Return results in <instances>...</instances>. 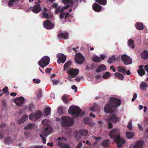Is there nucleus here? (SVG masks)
Masks as SVG:
<instances>
[{
    "instance_id": "20",
    "label": "nucleus",
    "mask_w": 148,
    "mask_h": 148,
    "mask_svg": "<svg viewBox=\"0 0 148 148\" xmlns=\"http://www.w3.org/2000/svg\"><path fill=\"white\" fill-rule=\"evenodd\" d=\"M106 69V66L104 64H101L99 65L96 70L97 72H100L101 71L105 70Z\"/></svg>"
},
{
    "instance_id": "60",
    "label": "nucleus",
    "mask_w": 148,
    "mask_h": 148,
    "mask_svg": "<svg viewBox=\"0 0 148 148\" xmlns=\"http://www.w3.org/2000/svg\"><path fill=\"white\" fill-rule=\"evenodd\" d=\"M110 69L112 70L113 72H115L116 70L113 66H111L110 67Z\"/></svg>"
},
{
    "instance_id": "56",
    "label": "nucleus",
    "mask_w": 148,
    "mask_h": 148,
    "mask_svg": "<svg viewBox=\"0 0 148 148\" xmlns=\"http://www.w3.org/2000/svg\"><path fill=\"white\" fill-rule=\"evenodd\" d=\"M53 83V84L55 85L58 84L59 82L58 80L56 79L51 80Z\"/></svg>"
},
{
    "instance_id": "23",
    "label": "nucleus",
    "mask_w": 148,
    "mask_h": 148,
    "mask_svg": "<svg viewBox=\"0 0 148 148\" xmlns=\"http://www.w3.org/2000/svg\"><path fill=\"white\" fill-rule=\"evenodd\" d=\"M69 15V14L68 12H62L61 13L60 15V19H62L64 17V19H66Z\"/></svg>"
},
{
    "instance_id": "59",
    "label": "nucleus",
    "mask_w": 148,
    "mask_h": 148,
    "mask_svg": "<svg viewBox=\"0 0 148 148\" xmlns=\"http://www.w3.org/2000/svg\"><path fill=\"white\" fill-rule=\"evenodd\" d=\"M71 88L73 90L74 89L75 92L77 91V88L74 85L72 86H71Z\"/></svg>"
},
{
    "instance_id": "3",
    "label": "nucleus",
    "mask_w": 148,
    "mask_h": 148,
    "mask_svg": "<svg viewBox=\"0 0 148 148\" xmlns=\"http://www.w3.org/2000/svg\"><path fill=\"white\" fill-rule=\"evenodd\" d=\"M68 112L69 114L73 115L76 118L82 116L84 114V112L79 107L77 106H70Z\"/></svg>"
},
{
    "instance_id": "49",
    "label": "nucleus",
    "mask_w": 148,
    "mask_h": 148,
    "mask_svg": "<svg viewBox=\"0 0 148 148\" xmlns=\"http://www.w3.org/2000/svg\"><path fill=\"white\" fill-rule=\"evenodd\" d=\"M42 16L44 18H49V14L45 12H43L42 13Z\"/></svg>"
},
{
    "instance_id": "26",
    "label": "nucleus",
    "mask_w": 148,
    "mask_h": 148,
    "mask_svg": "<svg viewBox=\"0 0 148 148\" xmlns=\"http://www.w3.org/2000/svg\"><path fill=\"white\" fill-rule=\"evenodd\" d=\"M135 26L136 28L138 30H143L144 28L143 25L142 23H137Z\"/></svg>"
},
{
    "instance_id": "12",
    "label": "nucleus",
    "mask_w": 148,
    "mask_h": 148,
    "mask_svg": "<svg viewBox=\"0 0 148 148\" xmlns=\"http://www.w3.org/2000/svg\"><path fill=\"white\" fill-rule=\"evenodd\" d=\"M69 36V33L66 32L58 34L57 35L58 38L60 40L61 39H67Z\"/></svg>"
},
{
    "instance_id": "48",
    "label": "nucleus",
    "mask_w": 148,
    "mask_h": 148,
    "mask_svg": "<svg viewBox=\"0 0 148 148\" xmlns=\"http://www.w3.org/2000/svg\"><path fill=\"white\" fill-rule=\"evenodd\" d=\"M17 0H10L8 2V5L9 7H12L13 6V3Z\"/></svg>"
},
{
    "instance_id": "5",
    "label": "nucleus",
    "mask_w": 148,
    "mask_h": 148,
    "mask_svg": "<svg viewBox=\"0 0 148 148\" xmlns=\"http://www.w3.org/2000/svg\"><path fill=\"white\" fill-rule=\"evenodd\" d=\"M112 113L110 115L107 119V122H111L114 123H115L119 121V118L117 115L114 113Z\"/></svg>"
},
{
    "instance_id": "14",
    "label": "nucleus",
    "mask_w": 148,
    "mask_h": 148,
    "mask_svg": "<svg viewBox=\"0 0 148 148\" xmlns=\"http://www.w3.org/2000/svg\"><path fill=\"white\" fill-rule=\"evenodd\" d=\"M24 101V98L22 97H20L15 99L14 102L18 106H20L22 105Z\"/></svg>"
},
{
    "instance_id": "15",
    "label": "nucleus",
    "mask_w": 148,
    "mask_h": 148,
    "mask_svg": "<svg viewBox=\"0 0 148 148\" xmlns=\"http://www.w3.org/2000/svg\"><path fill=\"white\" fill-rule=\"evenodd\" d=\"M56 57L60 60L61 62L64 63L66 60V56L62 53H58Z\"/></svg>"
},
{
    "instance_id": "30",
    "label": "nucleus",
    "mask_w": 148,
    "mask_h": 148,
    "mask_svg": "<svg viewBox=\"0 0 148 148\" xmlns=\"http://www.w3.org/2000/svg\"><path fill=\"white\" fill-rule=\"evenodd\" d=\"M115 76L118 77V79L120 80H123L124 79L123 75L121 73L119 72H116L114 74Z\"/></svg>"
},
{
    "instance_id": "61",
    "label": "nucleus",
    "mask_w": 148,
    "mask_h": 148,
    "mask_svg": "<svg viewBox=\"0 0 148 148\" xmlns=\"http://www.w3.org/2000/svg\"><path fill=\"white\" fill-rule=\"evenodd\" d=\"M58 5V4L56 3H54L52 5V7L53 8H56Z\"/></svg>"
},
{
    "instance_id": "35",
    "label": "nucleus",
    "mask_w": 148,
    "mask_h": 148,
    "mask_svg": "<svg viewBox=\"0 0 148 148\" xmlns=\"http://www.w3.org/2000/svg\"><path fill=\"white\" fill-rule=\"evenodd\" d=\"M148 86L147 84L145 82H142L140 85V88L143 90H145Z\"/></svg>"
},
{
    "instance_id": "4",
    "label": "nucleus",
    "mask_w": 148,
    "mask_h": 148,
    "mask_svg": "<svg viewBox=\"0 0 148 148\" xmlns=\"http://www.w3.org/2000/svg\"><path fill=\"white\" fill-rule=\"evenodd\" d=\"M61 124L64 127L71 126L73 125L74 120L70 117L64 116L61 118Z\"/></svg>"
},
{
    "instance_id": "64",
    "label": "nucleus",
    "mask_w": 148,
    "mask_h": 148,
    "mask_svg": "<svg viewBox=\"0 0 148 148\" xmlns=\"http://www.w3.org/2000/svg\"><path fill=\"white\" fill-rule=\"evenodd\" d=\"M144 68L145 71L148 73V65H145Z\"/></svg>"
},
{
    "instance_id": "54",
    "label": "nucleus",
    "mask_w": 148,
    "mask_h": 148,
    "mask_svg": "<svg viewBox=\"0 0 148 148\" xmlns=\"http://www.w3.org/2000/svg\"><path fill=\"white\" fill-rule=\"evenodd\" d=\"M108 122V128L109 129H110L111 128H112L113 127V125H112V122Z\"/></svg>"
},
{
    "instance_id": "42",
    "label": "nucleus",
    "mask_w": 148,
    "mask_h": 148,
    "mask_svg": "<svg viewBox=\"0 0 148 148\" xmlns=\"http://www.w3.org/2000/svg\"><path fill=\"white\" fill-rule=\"evenodd\" d=\"M42 58H44L43 60L44 62H46V63H49H49L50 58L49 57L47 56H45Z\"/></svg>"
},
{
    "instance_id": "10",
    "label": "nucleus",
    "mask_w": 148,
    "mask_h": 148,
    "mask_svg": "<svg viewBox=\"0 0 148 148\" xmlns=\"http://www.w3.org/2000/svg\"><path fill=\"white\" fill-rule=\"evenodd\" d=\"M63 140H66V139L64 137H58L57 140V144L61 148H69V146L61 142Z\"/></svg>"
},
{
    "instance_id": "55",
    "label": "nucleus",
    "mask_w": 148,
    "mask_h": 148,
    "mask_svg": "<svg viewBox=\"0 0 148 148\" xmlns=\"http://www.w3.org/2000/svg\"><path fill=\"white\" fill-rule=\"evenodd\" d=\"M137 97V94L136 93H134L133 95V97L132 99V101H134Z\"/></svg>"
},
{
    "instance_id": "6",
    "label": "nucleus",
    "mask_w": 148,
    "mask_h": 148,
    "mask_svg": "<svg viewBox=\"0 0 148 148\" xmlns=\"http://www.w3.org/2000/svg\"><path fill=\"white\" fill-rule=\"evenodd\" d=\"M79 70L77 69H73L70 68L67 71V73L70 76H71V78H74L76 77L78 74Z\"/></svg>"
},
{
    "instance_id": "40",
    "label": "nucleus",
    "mask_w": 148,
    "mask_h": 148,
    "mask_svg": "<svg viewBox=\"0 0 148 148\" xmlns=\"http://www.w3.org/2000/svg\"><path fill=\"white\" fill-rule=\"evenodd\" d=\"M62 2L64 4H66L69 3L71 4H74L73 1L72 0H62Z\"/></svg>"
},
{
    "instance_id": "62",
    "label": "nucleus",
    "mask_w": 148,
    "mask_h": 148,
    "mask_svg": "<svg viewBox=\"0 0 148 148\" xmlns=\"http://www.w3.org/2000/svg\"><path fill=\"white\" fill-rule=\"evenodd\" d=\"M17 95V93L16 92H11L10 94V95L12 97H15Z\"/></svg>"
},
{
    "instance_id": "24",
    "label": "nucleus",
    "mask_w": 148,
    "mask_h": 148,
    "mask_svg": "<svg viewBox=\"0 0 148 148\" xmlns=\"http://www.w3.org/2000/svg\"><path fill=\"white\" fill-rule=\"evenodd\" d=\"M72 62L71 60H69L67 61L64 66V70H66L70 68Z\"/></svg>"
},
{
    "instance_id": "31",
    "label": "nucleus",
    "mask_w": 148,
    "mask_h": 148,
    "mask_svg": "<svg viewBox=\"0 0 148 148\" xmlns=\"http://www.w3.org/2000/svg\"><path fill=\"white\" fill-rule=\"evenodd\" d=\"M79 133L80 135V136H86L88 133V131L85 129H81L79 130Z\"/></svg>"
},
{
    "instance_id": "16",
    "label": "nucleus",
    "mask_w": 148,
    "mask_h": 148,
    "mask_svg": "<svg viewBox=\"0 0 148 148\" xmlns=\"http://www.w3.org/2000/svg\"><path fill=\"white\" fill-rule=\"evenodd\" d=\"M93 10L95 12H98L101 11L102 8L97 3H94L92 5Z\"/></svg>"
},
{
    "instance_id": "36",
    "label": "nucleus",
    "mask_w": 148,
    "mask_h": 148,
    "mask_svg": "<svg viewBox=\"0 0 148 148\" xmlns=\"http://www.w3.org/2000/svg\"><path fill=\"white\" fill-rule=\"evenodd\" d=\"M77 3H74V4H71L70 5H66L65 6H64V9H68L69 7L71 6V7H73L74 6V9H76V8L77 7Z\"/></svg>"
},
{
    "instance_id": "9",
    "label": "nucleus",
    "mask_w": 148,
    "mask_h": 148,
    "mask_svg": "<svg viewBox=\"0 0 148 148\" xmlns=\"http://www.w3.org/2000/svg\"><path fill=\"white\" fill-rule=\"evenodd\" d=\"M121 58L124 64L126 65L130 64L132 63V61L130 58L127 56L125 54H123L121 56Z\"/></svg>"
},
{
    "instance_id": "58",
    "label": "nucleus",
    "mask_w": 148,
    "mask_h": 148,
    "mask_svg": "<svg viewBox=\"0 0 148 148\" xmlns=\"http://www.w3.org/2000/svg\"><path fill=\"white\" fill-rule=\"evenodd\" d=\"M51 69L50 68H46L45 72L46 73H48L51 72Z\"/></svg>"
},
{
    "instance_id": "22",
    "label": "nucleus",
    "mask_w": 148,
    "mask_h": 148,
    "mask_svg": "<svg viewBox=\"0 0 148 148\" xmlns=\"http://www.w3.org/2000/svg\"><path fill=\"white\" fill-rule=\"evenodd\" d=\"M143 143V141H139L135 144L133 148H142Z\"/></svg>"
},
{
    "instance_id": "51",
    "label": "nucleus",
    "mask_w": 148,
    "mask_h": 148,
    "mask_svg": "<svg viewBox=\"0 0 148 148\" xmlns=\"http://www.w3.org/2000/svg\"><path fill=\"white\" fill-rule=\"evenodd\" d=\"M127 128L130 130H131L132 129V123L130 121L127 125Z\"/></svg>"
},
{
    "instance_id": "1",
    "label": "nucleus",
    "mask_w": 148,
    "mask_h": 148,
    "mask_svg": "<svg viewBox=\"0 0 148 148\" xmlns=\"http://www.w3.org/2000/svg\"><path fill=\"white\" fill-rule=\"evenodd\" d=\"M121 100L118 98L111 97L109 99V103L105 106L104 110L107 113H117L118 107L121 104Z\"/></svg>"
},
{
    "instance_id": "43",
    "label": "nucleus",
    "mask_w": 148,
    "mask_h": 148,
    "mask_svg": "<svg viewBox=\"0 0 148 148\" xmlns=\"http://www.w3.org/2000/svg\"><path fill=\"white\" fill-rule=\"evenodd\" d=\"M62 99L65 103L67 104L69 102L68 98L65 95L62 97Z\"/></svg>"
},
{
    "instance_id": "45",
    "label": "nucleus",
    "mask_w": 148,
    "mask_h": 148,
    "mask_svg": "<svg viewBox=\"0 0 148 148\" xmlns=\"http://www.w3.org/2000/svg\"><path fill=\"white\" fill-rule=\"evenodd\" d=\"M11 142V140L9 138H5L4 140V143L6 144H8Z\"/></svg>"
},
{
    "instance_id": "41",
    "label": "nucleus",
    "mask_w": 148,
    "mask_h": 148,
    "mask_svg": "<svg viewBox=\"0 0 148 148\" xmlns=\"http://www.w3.org/2000/svg\"><path fill=\"white\" fill-rule=\"evenodd\" d=\"M48 136V135L46 134H44L43 135L42 134H40V136L41 137V139H42L43 141V143H46V139L44 137V136H45V137H47Z\"/></svg>"
},
{
    "instance_id": "57",
    "label": "nucleus",
    "mask_w": 148,
    "mask_h": 148,
    "mask_svg": "<svg viewBox=\"0 0 148 148\" xmlns=\"http://www.w3.org/2000/svg\"><path fill=\"white\" fill-rule=\"evenodd\" d=\"M82 146V143H79L75 148H81Z\"/></svg>"
},
{
    "instance_id": "13",
    "label": "nucleus",
    "mask_w": 148,
    "mask_h": 148,
    "mask_svg": "<svg viewBox=\"0 0 148 148\" xmlns=\"http://www.w3.org/2000/svg\"><path fill=\"white\" fill-rule=\"evenodd\" d=\"M30 8H31V10L33 12L36 14L39 12L41 10L39 4L35 5L32 7H30Z\"/></svg>"
},
{
    "instance_id": "44",
    "label": "nucleus",
    "mask_w": 148,
    "mask_h": 148,
    "mask_svg": "<svg viewBox=\"0 0 148 148\" xmlns=\"http://www.w3.org/2000/svg\"><path fill=\"white\" fill-rule=\"evenodd\" d=\"M58 112L59 114H62L63 113V108L62 107H60L58 108Z\"/></svg>"
},
{
    "instance_id": "17",
    "label": "nucleus",
    "mask_w": 148,
    "mask_h": 148,
    "mask_svg": "<svg viewBox=\"0 0 148 148\" xmlns=\"http://www.w3.org/2000/svg\"><path fill=\"white\" fill-rule=\"evenodd\" d=\"M143 66L142 65H140L139 66V69L137 70V72L139 75L141 76H143L145 74V71L144 69L143 68Z\"/></svg>"
},
{
    "instance_id": "18",
    "label": "nucleus",
    "mask_w": 148,
    "mask_h": 148,
    "mask_svg": "<svg viewBox=\"0 0 148 148\" xmlns=\"http://www.w3.org/2000/svg\"><path fill=\"white\" fill-rule=\"evenodd\" d=\"M43 59L44 58H42L38 62V65L43 68L49 64V63H46L44 62Z\"/></svg>"
},
{
    "instance_id": "39",
    "label": "nucleus",
    "mask_w": 148,
    "mask_h": 148,
    "mask_svg": "<svg viewBox=\"0 0 148 148\" xmlns=\"http://www.w3.org/2000/svg\"><path fill=\"white\" fill-rule=\"evenodd\" d=\"M92 60L93 61L95 62H99L101 61L100 58L97 56H96L94 57H93L92 58Z\"/></svg>"
},
{
    "instance_id": "53",
    "label": "nucleus",
    "mask_w": 148,
    "mask_h": 148,
    "mask_svg": "<svg viewBox=\"0 0 148 148\" xmlns=\"http://www.w3.org/2000/svg\"><path fill=\"white\" fill-rule=\"evenodd\" d=\"M2 91L3 93H5L8 91V87L7 86L3 88Z\"/></svg>"
},
{
    "instance_id": "2",
    "label": "nucleus",
    "mask_w": 148,
    "mask_h": 148,
    "mask_svg": "<svg viewBox=\"0 0 148 148\" xmlns=\"http://www.w3.org/2000/svg\"><path fill=\"white\" fill-rule=\"evenodd\" d=\"M109 135L111 138H113L114 142L117 143L118 147H121L125 142V140L120 136L119 131L118 129L112 130L109 133Z\"/></svg>"
},
{
    "instance_id": "32",
    "label": "nucleus",
    "mask_w": 148,
    "mask_h": 148,
    "mask_svg": "<svg viewBox=\"0 0 148 148\" xmlns=\"http://www.w3.org/2000/svg\"><path fill=\"white\" fill-rule=\"evenodd\" d=\"M44 130L45 133L48 134H50L52 131V129L49 126L47 125L44 128Z\"/></svg>"
},
{
    "instance_id": "47",
    "label": "nucleus",
    "mask_w": 148,
    "mask_h": 148,
    "mask_svg": "<svg viewBox=\"0 0 148 148\" xmlns=\"http://www.w3.org/2000/svg\"><path fill=\"white\" fill-rule=\"evenodd\" d=\"M32 124L29 123L24 128L25 130L31 129L32 127Z\"/></svg>"
},
{
    "instance_id": "8",
    "label": "nucleus",
    "mask_w": 148,
    "mask_h": 148,
    "mask_svg": "<svg viewBox=\"0 0 148 148\" xmlns=\"http://www.w3.org/2000/svg\"><path fill=\"white\" fill-rule=\"evenodd\" d=\"M75 60L77 64H81L83 63L84 59V57L80 53H78L75 56Z\"/></svg>"
},
{
    "instance_id": "7",
    "label": "nucleus",
    "mask_w": 148,
    "mask_h": 148,
    "mask_svg": "<svg viewBox=\"0 0 148 148\" xmlns=\"http://www.w3.org/2000/svg\"><path fill=\"white\" fill-rule=\"evenodd\" d=\"M41 113L40 111H37L35 113L31 114L29 116V118L31 120L35 121L40 117Z\"/></svg>"
},
{
    "instance_id": "27",
    "label": "nucleus",
    "mask_w": 148,
    "mask_h": 148,
    "mask_svg": "<svg viewBox=\"0 0 148 148\" xmlns=\"http://www.w3.org/2000/svg\"><path fill=\"white\" fill-rule=\"evenodd\" d=\"M44 112L45 114V116H48L51 112V108L49 107H46L44 110Z\"/></svg>"
},
{
    "instance_id": "52",
    "label": "nucleus",
    "mask_w": 148,
    "mask_h": 148,
    "mask_svg": "<svg viewBox=\"0 0 148 148\" xmlns=\"http://www.w3.org/2000/svg\"><path fill=\"white\" fill-rule=\"evenodd\" d=\"M33 81L35 83H36L38 84L39 83L40 81L39 79H33Z\"/></svg>"
},
{
    "instance_id": "28",
    "label": "nucleus",
    "mask_w": 148,
    "mask_h": 148,
    "mask_svg": "<svg viewBox=\"0 0 148 148\" xmlns=\"http://www.w3.org/2000/svg\"><path fill=\"white\" fill-rule=\"evenodd\" d=\"M84 121L85 124L89 125L90 126L92 127L93 124L90 122L88 118H85L84 119Z\"/></svg>"
},
{
    "instance_id": "46",
    "label": "nucleus",
    "mask_w": 148,
    "mask_h": 148,
    "mask_svg": "<svg viewBox=\"0 0 148 148\" xmlns=\"http://www.w3.org/2000/svg\"><path fill=\"white\" fill-rule=\"evenodd\" d=\"M110 76V74L108 72H106L103 75V77L104 78H106Z\"/></svg>"
},
{
    "instance_id": "25",
    "label": "nucleus",
    "mask_w": 148,
    "mask_h": 148,
    "mask_svg": "<svg viewBox=\"0 0 148 148\" xmlns=\"http://www.w3.org/2000/svg\"><path fill=\"white\" fill-rule=\"evenodd\" d=\"M141 56L144 59H147L148 58V51H145L141 53Z\"/></svg>"
},
{
    "instance_id": "34",
    "label": "nucleus",
    "mask_w": 148,
    "mask_h": 148,
    "mask_svg": "<svg viewBox=\"0 0 148 148\" xmlns=\"http://www.w3.org/2000/svg\"><path fill=\"white\" fill-rule=\"evenodd\" d=\"M110 145V140L109 139L104 140L102 143V145L104 147H107Z\"/></svg>"
},
{
    "instance_id": "19",
    "label": "nucleus",
    "mask_w": 148,
    "mask_h": 148,
    "mask_svg": "<svg viewBox=\"0 0 148 148\" xmlns=\"http://www.w3.org/2000/svg\"><path fill=\"white\" fill-rule=\"evenodd\" d=\"M117 71L119 72L122 73L124 74H126V69L125 67L122 66H118L117 67Z\"/></svg>"
},
{
    "instance_id": "21",
    "label": "nucleus",
    "mask_w": 148,
    "mask_h": 148,
    "mask_svg": "<svg viewBox=\"0 0 148 148\" xmlns=\"http://www.w3.org/2000/svg\"><path fill=\"white\" fill-rule=\"evenodd\" d=\"M27 118L28 116L27 115L25 114L23 115L21 118L18 120V124H20L23 123L27 119Z\"/></svg>"
},
{
    "instance_id": "29",
    "label": "nucleus",
    "mask_w": 148,
    "mask_h": 148,
    "mask_svg": "<svg viewBox=\"0 0 148 148\" xmlns=\"http://www.w3.org/2000/svg\"><path fill=\"white\" fill-rule=\"evenodd\" d=\"M116 60V56L114 55H113L112 56L110 57L108 60V62L111 64Z\"/></svg>"
},
{
    "instance_id": "37",
    "label": "nucleus",
    "mask_w": 148,
    "mask_h": 148,
    "mask_svg": "<svg viewBox=\"0 0 148 148\" xmlns=\"http://www.w3.org/2000/svg\"><path fill=\"white\" fill-rule=\"evenodd\" d=\"M95 1L101 5H105L107 3L106 0H95Z\"/></svg>"
},
{
    "instance_id": "33",
    "label": "nucleus",
    "mask_w": 148,
    "mask_h": 148,
    "mask_svg": "<svg viewBox=\"0 0 148 148\" xmlns=\"http://www.w3.org/2000/svg\"><path fill=\"white\" fill-rule=\"evenodd\" d=\"M134 42V40L132 39H130L128 41V46L132 49H134L135 47Z\"/></svg>"
},
{
    "instance_id": "63",
    "label": "nucleus",
    "mask_w": 148,
    "mask_h": 148,
    "mask_svg": "<svg viewBox=\"0 0 148 148\" xmlns=\"http://www.w3.org/2000/svg\"><path fill=\"white\" fill-rule=\"evenodd\" d=\"M100 56L101 60H103L105 58V56L103 55H101Z\"/></svg>"
},
{
    "instance_id": "38",
    "label": "nucleus",
    "mask_w": 148,
    "mask_h": 148,
    "mask_svg": "<svg viewBox=\"0 0 148 148\" xmlns=\"http://www.w3.org/2000/svg\"><path fill=\"white\" fill-rule=\"evenodd\" d=\"M127 137L128 138H132L134 136V134L132 132H126Z\"/></svg>"
},
{
    "instance_id": "11",
    "label": "nucleus",
    "mask_w": 148,
    "mask_h": 148,
    "mask_svg": "<svg viewBox=\"0 0 148 148\" xmlns=\"http://www.w3.org/2000/svg\"><path fill=\"white\" fill-rule=\"evenodd\" d=\"M43 26L48 29H51L54 26V24L52 23L49 20H46L43 23Z\"/></svg>"
},
{
    "instance_id": "50",
    "label": "nucleus",
    "mask_w": 148,
    "mask_h": 148,
    "mask_svg": "<svg viewBox=\"0 0 148 148\" xmlns=\"http://www.w3.org/2000/svg\"><path fill=\"white\" fill-rule=\"evenodd\" d=\"M42 91L41 90H40L38 91L37 95V97L38 98H40L42 96Z\"/></svg>"
}]
</instances>
